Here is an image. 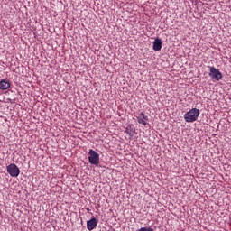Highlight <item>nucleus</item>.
<instances>
[{"label": "nucleus", "instance_id": "nucleus-1", "mask_svg": "<svg viewBox=\"0 0 231 231\" xmlns=\"http://www.w3.org/2000/svg\"><path fill=\"white\" fill-rule=\"evenodd\" d=\"M199 116V109L193 108L184 115V120L186 122H196Z\"/></svg>", "mask_w": 231, "mask_h": 231}, {"label": "nucleus", "instance_id": "nucleus-2", "mask_svg": "<svg viewBox=\"0 0 231 231\" xmlns=\"http://www.w3.org/2000/svg\"><path fill=\"white\" fill-rule=\"evenodd\" d=\"M88 162L91 165H98L100 163V154L95 150L90 149L88 151Z\"/></svg>", "mask_w": 231, "mask_h": 231}, {"label": "nucleus", "instance_id": "nucleus-3", "mask_svg": "<svg viewBox=\"0 0 231 231\" xmlns=\"http://www.w3.org/2000/svg\"><path fill=\"white\" fill-rule=\"evenodd\" d=\"M7 172L11 176V178H17L19 174H21V170L14 163L9 164L7 167Z\"/></svg>", "mask_w": 231, "mask_h": 231}, {"label": "nucleus", "instance_id": "nucleus-4", "mask_svg": "<svg viewBox=\"0 0 231 231\" xmlns=\"http://www.w3.org/2000/svg\"><path fill=\"white\" fill-rule=\"evenodd\" d=\"M209 77L215 80H221V79H223V74L215 67H209Z\"/></svg>", "mask_w": 231, "mask_h": 231}, {"label": "nucleus", "instance_id": "nucleus-5", "mask_svg": "<svg viewBox=\"0 0 231 231\" xmlns=\"http://www.w3.org/2000/svg\"><path fill=\"white\" fill-rule=\"evenodd\" d=\"M98 225V219L97 217H92L90 220L87 221V228L91 231L97 228Z\"/></svg>", "mask_w": 231, "mask_h": 231}, {"label": "nucleus", "instance_id": "nucleus-6", "mask_svg": "<svg viewBox=\"0 0 231 231\" xmlns=\"http://www.w3.org/2000/svg\"><path fill=\"white\" fill-rule=\"evenodd\" d=\"M138 124H142L143 125H147L149 123V116H145L143 112H141L137 116Z\"/></svg>", "mask_w": 231, "mask_h": 231}, {"label": "nucleus", "instance_id": "nucleus-7", "mask_svg": "<svg viewBox=\"0 0 231 231\" xmlns=\"http://www.w3.org/2000/svg\"><path fill=\"white\" fill-rule=\"evenodd\" d=\"M124 132L130 136H134V133L136 132V128H134V125H128L127 127L125 128Z\"/></svg>", "mask_w": 231, "mask_h": 231}, {"label": "nucleus", "instance_id": "nucleus-8", "mask_svg": "<svg viewBox=\"0 0 231 231\" xmlns=\"http://www.w3.org/2000/svg\"><path fill=\"white\" fill-rule=\"evenodd\" d=\"M153 50L154 51H160V50H162V39H155V41L153 42Z\"/></svg>", "mask_w": 231, "mask_h": 231}, {"label": "nucleus", "instance_id": "nucleus-9", "mask_svg": "<svg viewBox=\"0 0 231 231\" xmlns=\"http://www.w3.org/2000/svg\"><path fill=\"white\" fill-rule=\"evenodd\" d=\"M8 88H10V82L5 79L0 81V89L5 90L8 89Z\"/></svg>", "mask_w": 231, "mask_h": 231}, {"label": "nucleus", "instance_id": "nucleus-10", "mask_svg": "<svg viewBox=\"0 0 231 231\" xmlns=\"http://www.w3.org/2000/svg\"><path fill=\"white\" fill-rule=\"evenodd\" d=\"M137 231H154V229L152 227L144 226V227L139 228Z\"/></svg>", "mask_w": 231, "mask_h": 231}, {"label": "nucleus", "instance_id": "nucleus-11", "mask_svg": "<svg viewBox=\"0 0 231 231\" xmlns=\"http://www.w3.org/2000/svg\"><path fill=\"white\" fill-rule=\"evenodd\" d=\"M189 1H194V0H189Z\"/></svg>", "mask_w": 231, "mask_h": 231}]
</instances>
